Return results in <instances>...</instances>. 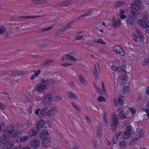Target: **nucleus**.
I'll use <instances>...</instances> for the list:
<instances>
[{
    "label": "nucleus",
    "mask_w": 149,
    "mask_h": 149,
    "mask_svg": "<svg viewBox=\"0 0 149 149\" xmlns=\"http://www.w3.org/2000/svg\"><path fill=\"white\" fill-rule=\"evenodd\" d=\"M141 3L140 0H137L134 3L131 4L132 8V15L126 18V20L128 24H133L136 19V15L139 13V10L141 8Z\"/></svg>",
    "instance_id": "obj_1"
},
{
    "label": "nucleus",
    "mask_w": 149,
    "mask_h": 149,
    "mask_svg": "<svg viewBox=\"0 0 149 149\" xmlns=\"http://www.w3.org/2000/svg\"><path fill=\"white\" fill-rule=\"evenodd\" d=\"M52 82H54V80L52 78L40 80L36 85L35 89L39 92L43 93L44 91L47 88L48 85L51 84Z\"/></svg>",
    "instance_id": "obj_2"
},
{
    "label": "nucleus",
    "mask_w": 149,
    "mask_h": 149,
    "mask_svg": "<svg viewBox=\"0 0 149 149\" xmlns=\"http://www.w3.org/2000/svg\"><path fill=\"white\" fill-rule=\"evenodd\" d=\"M3 132L8 136L15 138L17 137L20 134L21 132L19 130H14L13 126L11 125L5 130Z\"/></svg>",
    "instance_id": "obj_3"
},
{
    "label": "nucleus",
    "mask_w": 149,
    "mask_h": 149,
    "mask_svg": "<svg viewBox=\"0 0 149 149\" xmlns=\"http://www.w3.org/2000/svg\"><path fill=\"white\" fill-rule=\"evenodd\" d=\"M9 138L4 135L0 138V146H2L3 149H10L13 146L9 143Z\"/></svg>",
    "instance_id": "obj_4"
},
{
    "label": "nucleus",
    "mask_w": 149,
    "mask_h": 149,
    "mask_svg": "<svg viewBox=\"0 0 149 149\" xmlns=\"http://www.w3.org/2000/svg\"><path fill=\"white\" fill-rule=\"evenodd\" d=\"M57 111L55 107L50 108L45 107L42 109V113H46L49 117H52L55 116Z\"/></svg>",
    "instance_id": "obj_5"
},
{
    "label": "nucleus",
    "mask_w": 149,
    "mask_h": 149,
    "mask_svg": "<svg viewBox=\"0 0 149 149\" xmlns=\"http://www.w3.org/2000/svg\"><path fill=\"white\" fill-rule=\"evenodd\" d=\"M112 120L111 123V129L112 132H116L119 124L118 119L117 115L113 113L112 115Z\"/></svg>",
    "instance_id": "obj_6"
},
{
    "label": "nucleus",
    "mask_w": 149,
    "mask_h": 149,
    "mask_svg": "<svg viewBox=\"0 0 149 149\" xmlns=\"http://www.w3.org/2000/svg\"><path fill=\"white\" fill-rule=\"evenodd\" d=\"M149 16L148 14L146 13L143 16L142 18L138 20V22L140 26L144 28H149V26L148 25L149 24Z\"/></svg>",
    "instance_id": "obj_7"
},
{
    "label": "nucleus",
    "mask_w": 149,
    "mask_h": 149,
    "mask_svg": "<svg viewBox=\"0 0 149 149\" xmlns=\"http://www.w3.org/2000/svg\"><path fill=\"white\" fill-rule=\"evenodd\" d=\"M76 53L74 51L71 52L70 53H68L64 55L62 58L61 60H66L68 59L74 61H78V60L75 58L73 56H71V55H73Z\"/></svg>",
    "instance_id": "obj_8"
},
{
    "label": "nucleus",
    "mask_w": 149,
    "mask_h": 149,
    "mask_svg": "<svg viewBox=\"0 0 149 149\" xmlns=\"http://www.w3.org/2000/svg\"><path fill=\"white\" fill-rule=\"evenodd\" d=\"M52 98V96L51 94H47L44 97L42 100V102L44 105L49 104V102L51 101Z\"/></svg>",
    "instance_id": "obj_9"
},
{
    "label": "nucleus",
    "mask_w": 149,
    "mask_h": 149,
    "mask_svg": "<svg viewBox=\"0 0 149 149\" xmlns=\"http://www.w3.org/2000/svg\"><path fill=\"white\" fill-rule=\"evenodd\" d=\"M121 19L118 18L113 19L112 25L115 29L116 27L118 28L121 24Z\"/></svg>",
    "instance_id": "obj_10"
},
{
    "label": "nucleus",
    "mask_w": 149,
    "mask_h": 149,
    "mask_svg": "<svg viewBox=\"0 0 149 149\" xmlns=\"http://www.w3.org/2000/svg\"><path fill=\"white\" fill-rule=\"evenodd\" d=\"M125 68V66H111V68L113 71L120 73Z\"/></svg>",
    "instance_id": "obj_11"
},
{
    "label": "nucleus",
    "mask_w": 149,
    "mask_h": 149,
    "mask_svg": "<svg viewBox=\"0 0 149 149\" xmlns=\"http://www.w3.org/2000/svg\"><path fill=\"white\" fill-rule=\"evenodd\" d=\"M40 142L37 139L33 140L30 143L31 148L33 149L37 148L40 145Z\"/></svg>",
    "instance_id": "obj_12"
},
{
    "label": "nucleus",
    "mask_w": 149,
    "mask_h": 149,
    "mask_svg": "<svg viewBox=\"0 0 149 149\" xmlns=\"http://www.w3.org/2000/svg\"><path fill=\"white\" fill-rule=\"evenodd\" d=\"M100 70L99 66H95L94 69V73L95 79L96 81H98L99 79L98 74L100 73Z\"/></svg>",
    "instance_id": "obj_13"
},
{
    "label": "nucleus",
    "mask_w": 149,
    "mask_h": 149,
    "mask_svg": "<svg viewBox=\"0 0 149 149\" xmlns=\"http://www.w3.org/2000/svg\"><path fill=\"white\" fill-rule=\"evenodd\" d=\"M39 130V128L37 127L33 128L29 132V134L31 137H32L36 135Z\"/></svg>",
    "instance_id": "obj_14"
},
{
    "label": "nucleus",
    "mask_w": 149,
    "mask_h": 149,
    "mask_svg": "<svg viewBox=\"0 0 149 149\" xmlns=\"http://www.w3.org/2000/svg\"><path fill=\"white\" fill-rule=\"evenodd\" d=\"M48 134L49 133L47 130H43L40 133L39 138L41 139L46 138V137L48 136Z\"/></svg>",
    "instance_id": "obj_15"
},
{
    "label": "nucleus",
    "mask_w": 149,
    "mask_h": 149,
    "mask_svg": "<svg viewBox=\"0 0 149 149\" xmlns=\"http://www.w3.org/2000/svg\"><path fill=\"white\" fill-rule=\"evenodd\" d=\"M73 21H71L68 23L66 25L62 27V28L61 29V31L63 32L66 30L67 29H70V28L71 26L73 24Z\"/></svg>",
    "instance_id": "obj_16"
},
{
    "label": "nucleus",
    "mask_w": 149,
    "mask_h": 149,
    "mask_svg": "<svg viewBox=\"0 0 149 149\" xmlns=\"http://www.w3.org/2000/svg\"><path fill=\"white\" fill-rule=\"evenodd\" d=\"M43 139L41 143L43 147L46 146L50 142V140L49 138H45Z\"/></svg>",
    "instance_id": "obj_17"
},
{
    "label": "nucleus",
    "mask_w": 149,
    "mask_h": 149,
    "mask_svg": "<svg viewBox=\"0 0 149 149\" xmlns=\"http://www.w3.org/2000/svg\"><path fill=\"white\" fill-rule=\"evenodd\" d=\"M138 134L136 136L137 138H140L143 135L144 130L142 129L139 128L137 129Z\"/></svg>",
    "instance_id": "obj_18"
},
{
    "label": "nucleus",
    "mask_w": 149,
    "mask_h": 149,
    "mask_svg": "<svg viewBox=\"0 0 149 149\" xmlns=\"http://www.w3.org/2000/svg\"><path fill=\"white\" fill-rule=\"evenodd\" d=\"M131 134L125 131L122 135V139L124 140H127L130 138Z\"/></svg>",
    "instance_id": "obj_19"
},
{
    "label": "nucleus",
    "mask_w": 149,
    "mask_h": 149,
    "mask_svg": "<svg viewBox=\"0 0 149 149\" xmlns=\"http://www.w3.org/2000/svg\"><path fill=\"white\" fill-rule=\"evenodd\" d=\"M121 72L123 73L122 76H120V77L121 80L124 81L127 77L126 71L125 70V69H124Z\"/></svg>",
    "instance_id": "obj_20"
},
{
    "label": "nucleus",
    "mask_w": 149,
    "mask_h": 149,
    "mask_svg": "<svg viewBox=\"0 0 149 149\" xmlns=\"http://www.w3.org/2000/svg\"><path fill=\"white\" fill-rule=\"evenodd\" d=\"M45 121L42 120H40L39 122L36 125V127L39 128V129L40 128H42L45 125Z\"/></svg>",
    "instance_id": "obj_21"
},
{
    "label": "nucleus",
    "mask_w": 149,
    "mask_h": 149,
    "mask_svg": "<svg viewBox=\"0 0 149 149\" xmlns=\"http://www.w3.org/2000/svg\"><path fill=\"white\" fill-rule=\"evenodd\" d=\"M68 93V96L70 98L74 100H76L77 99V97L72 91H71L69 92Z\"/></svg>",
    "instance_id": "obj_22"
},
{
    "label": "nucleus",
    "mask_w": 149,
    "mask_h": 149,
    "mask_svg": "<svg viewBox=\"0 0 149 149\" xmlns=\"http://www.w3.org/2000/svg\"><path fill=\"white\" fill-rule=\"evenodd\" d=\"M22 75L21 72H13L10 74V76L12 77H14L17 76H20Z\"/></svg>",
    "instance_id": "obj_23"
},
{
    "label": "nucleus",
    "mask_w": 149,
    "mask_h": 149,
    "mask_svg": "<svg viewBox=\"0 0 149 149\" xmlns=\"http://www.w3.org/2000/svg\"><path fill=\"white\" fill-rule=\"evenodd\" d=\"M79 79L82 84L85 86L87 84V82L83 77L81 76H80L79 77Z\"/></svg>",
    "instance_id": "obj_24"
},
{
    "label": "nucleus",
    "mask_w": 149,
    "mask_h": 149,
    "mask_svg": "<svg viewBox=\"0 0 149 149\" xmlns=\"http://www.w3.org/2000/svg\"><path fill=\"white\" fill-rule=\"evenodd\" d=\"M70 3L69 1H65L62 2L59 4L61 6H66L70 5Z\"/></svg>",
    "instance_id": "obj_25"
},
{
    "label": "nucleus",
    "mask_w": 149,
    "mask_h": 149,
    "mask_svg": "<svg viewBox=\"0 0 149 149\" xmlns=\"http://www.w3.org/2000/svg\"><path fill=\"white\" fill-rule=\"evenodd\" d=\"M121 48V46L119 45H116L113 47V51L116 52L117 54L118 53L119 50Z\"/></svg>",
    "instance_id": "obj_26"
},
{
    "label": "nucleus",
    "mask_w": 149,
    "mask_h": 149,
    "mask_svg": "<svg viewBox=\"0 0 149 149\" xmlns=\"http://www.w3.org/2000/svg\"><path fill=\"white\" fill-rule=\"evenodd\" d=\"M118 13L119 14V15L120 16V17L121 18L123 19L125 17V16L124 15V11L123 9H120L118 11Z\"/></svg>",
    "instance_id": "obj_27"
},
{
    "label": "nucleus",
    "mask_w": 149,
    "mask_h": 149,
    "mask_svg": "<svg viewBox=\"0 0 149 149\" xmlns=\"http://www.w3.org/2000/svg\"><path fill=\"white\" fill-rule=\"evenodd\" d=\"M42 111H42L40 110V108H38L35 112V113L36 115H38L39 113L40 115L38 116L40 117H42V116L44 114V113H42L41 112Z\"/></svg>",
    "instance_id": "obj_28"
},
{
    "label": "nucleus",
    "mask_w": 149,
    "mask_h": 149,
    "mask_svg": "<svg viewBox=\"0 0 149 149\" xmlns=\"http://www.w3.org/2000/svg\"><path fill=\"white\" fill-rule=\"evenodd\" d=\"M123 98V96H121L118 97V101L120 106H121L122 105L123 102L122 98Z\"/></svg>",
    "instance_id": "obj_29"
},
{
    "label": "nucleus",
    "mask_w": 149,
    "mask_h": 149,
    "mask_svg": "<svg viewBox=\"0 0 149 149\" xmlns=\"http://www.w3.org/2000/svg\"><path fill=\"white\" fill-rule=\"evenodd\" d=\"M132 127L130 125H128L127 128L125 129V131L132 134Z\"/></svg>",
    "instance_id": "obj_30"
},
{
    "label": "nucleus",
    "mask_w": 149,
    "mask_h": 149,
    "mask_svg": "<svg viewBox=\"0 0 149 149\" xmlns=\"http://www.w3.org/2000/svg\"><path fill=\"white\" fill-rule=\"evenodd\" d=\"M129 91V87L127 86H125L123 89V91L124 94L128 93Z\"/></svg>",
    "instance_id": "obj_31"
},
{
    "label": "nucleus",
    "mask_w": 149,
    "mask_h": 149,
    "mask_svg": "<svg viewBox=\"0 0 149 149\" xmlns=\"http://www.w3.org/2000/svg\"><path fill=\"white\" fill-rule=\"evenodd\" d=\"M39 4L45 5H48L50 4L45 0H40Z\"/></svg>",
    "instance_id": "obj_32"
},
{
    "label": "nucleus",
    "mask_w": 149,
    "mask_h": 149,
    "mask_svg": "<svg viewBox=\"0 0 149 149\" xmlns=\"http://www.w3.org/2000/svg\"><path fill=\"white\" fill-rule=\"evenodd\" d=\"M136 34L138 35V37H139V39H142L143 37L142 36V33L140 32L138 30H136Z\"/></svg>",
    "instance_id": "obj_33"
},
{
    "label": "nucleus",
    "mask_w": 149,
    "mask_h": 149,
    "mask_svg": "<svg viewBox=\"0 0 149 149\" xmlns=\"http://www.w3.org/2000/svg\"><path fill=\"white\" fill-rule=\"evenodd\" d=\"M124 3V2L123 1H119L115 4V6L116 7L121 6Z\"/></svg>",
    "instance_id": "obj_34"
},
{
    "label": "nucleus",
    "mask_w": 149,
    "mask_h": 149,
    "mask_svg": "<svg viewBox=\"0 0 149 149\" xmlns=\"http://www.w3.org/2000/svg\"><path fill=\"white\" fill-rule=\"evenodd\" d=\"M29 138V137L28 136H24L21 138L20 141L22 142H24L27 141Z\"/></svg>",
    "instance_id": "obj_35"
},
{
    "label": "nucleus",
    "mask_w": 149,
    "mask_h": 149,
    "mask_svg": "<svg viewBox=\"0 0 149 149\" xmlns=\"http://www.w3.org/2000/svg\"><path fill=\"white\" fill-rule=\"evenodd\" d=\"M53 60H46L44 63L43 64V65H49L50 64V63L51 62H53Z\"/></svg>",
    "instance_id": "obj_36"
},
{
    "label": "nucleus",
    "mask_w": 149,
    "mask_h": 149,
    "mask_svg": "<svg viewBox=\"0 0 149 149\" xmlns=\"http://www.w3.org/2000/svg\"><path fill=\"white\" fill-rule=\"evenodd\" d=\"M97 100L99 102H101L105 101V98L102 96H100L98 97Z\"/></svg>",
    "instance_id": "obj_37"
},
{
    "label": "nucleus",
    "mask_w": 149,
    "mask_h": 149,
    "mask_svg": "<svg viewBox=\"0 0 149 149\" xmlns=\"http://www.w3.org/2000/svg\"><path fill=\"white\" fill-rule=\"evenodd\" d=\"M119 118H120L121 120L125 119L126 118V116L123 113L119 114L118 115Z\"/></svg>",
    "instance_id": "obj_38"
},
{
    "label": "nucleus",
    "mask_w": 149,
    "mask_h": 149,
    "mask_svg": "<svg viewBox=\"0 0 149 149\" xmlns=\"http://www.w3.org/2000/svg\"><path fill=\"white\" fill-rule=\"evenodd\" d=\"M6 30V29L3 26H0V35L3 33Z\"/></svg>",
    "instance_id": "obj_39"
},
{
    "label": "nucleus",
    "mask_w": 149,
    "mask_h": 149,
    "mask_svg": "<svg viewBox=\"0 0 149 149\" xmlns=\"http://www.w3.org/2000/svg\"><path fill=\"white\" fill-rule=\"evenodd\" d=\"M118 54H120L122 56H123L125 55V53L123 51L122 47L121 48H120V50H119Z\"/></svg>",
    "instance_id": "obj_40"
},
{
    "label": "nucleus",
    "mask_w": 149,
    "mask_h": 149,
    "mask_svg": "<svg viewBox=\"0 0 149 149\" xmlns=\"http://www.w3.org/2000/svg\"><path fill=\"white\" fill-rule=\"evenodd\" d=\"M94 42L96 43L101 44L103 45L105 44V42H104L102 39H99L97 41H94Z\"/></svg>",
    "instance_id": "obj_41"
},
{
    "label": "nucleus",
    "mask_w": 149,
    "mask_h": 149,
    "mask_svg": "<svg viewBox=\"0 0 149 149\" xmlns=\"http://www.w3.org/2000/svg\"><path fill=\"white\" fill-rule=\"evenodd\" d=\"M92 145L95 147H96L98 145V143L97 140H93L92 141Z\"/></svg>",
    "instance_id": "obj_42"
},
{
    "label": "nucleus",
    "mask_w": 149,
    "mask_h": 149,
    "mask_svg": "<svg viewBox=\"0 0 149 149\" xmlns=\"http://www.w3.org/2000/svg\"><path fill=\"white\" fill-rule=\"evenodd\" d=\"M97 136L98 137L99 136V135H100L101 133L100 131H101V127H97Z\"/></svg>",
    "instance_id": "obj_43"
},
{
    "label": "nucleus",
    "mask_w": 149,
    "mask_h": 149,
    "mask_svg": "<svg viewBox=\"0 0 149 149\" xmlns=\"http://www.w3.org/2000/svg\"><path fill=\"white\" fill-rule=\"evenodd\" d=\"M130 111L133 115L135 114L136 112V111L135 109L133 108H130L129 109Z\"/></svg>",
    "instance_id": "obj_44"
},
{
    "label": "nucleus",
    "mask_w": 149,
    "mask_h": 149,
    "mask_svg": "<svg viewBox=\"0 0 149 149\" xmlns=\"http://www.w3.org/2000/svg\"><path fill=\"white\" fill-rule=\"evenodd\" d=\"M132 37L133 39L136 42L138 41V39L136 36H135L134 33H133L132 34Z\"/></svg>",
    "instance_id": "obj_45"
},
{
    "label": "nucleus",
    "mask_w": 149,
    "mask_h": 149,
    "mask_svg": "<svg viewBox=\"0 0 149 149\" xmlns=\"http://www.w3.org/2000/svg\"><path fill=\"white\" fill-rule=\"evenodd\" d=\"M31 1L34 4H39L40 0H31Z\"/></svg>",
    "instance_id": "obj_46"
},
{
    "label": "nucleus",
    "mask_w": 149,
    "mask_h": 149,
    "mask_svg": "<svg viewBox=\"0 0 149 149\" xmlns=\"http://www.w3.org/2000/svg\"><path fill=\"white\" fill-rule=\"evenodd\" d=\"M123 109L122 107H120L118 109V112L120 114H122L123 112Z\"/></svg>",
    "instance_id": "obj_47"
},
{
    "label": "nucleus",
    "mask_w": 149,
    "mask_h": 149,
    "mask_svg": "<svg viewBox=\"0 0 149 149\" xmlns=\"http://www.w3.org/2000/svg\"><path fill=\"white\" fill-rule=\"evenodd\" d=\"M19 18L21 19H28V18H33L32 16H21L19 17Z\"/></svg>",
    "instance_id": "obj_48"
},
{
    "label": "nucleus",
    "mask_w": 149,
    "mask_h": 149,
    "mask_svg": "<svg viewBox=\"0 0 149 149\" xmlns=\"http://www.w3.org/2000/svg\"><path fill=\"white\" fill-rule=\"evenodd\" d=\"M41 71L40 70H38L37 71H34L36 77H37L39 74L41 72Z\"/></svg>",
    "instance_id": "obj_49"
},
{
    "label": "nucleus",
    "mask_w": 149,
    "mask_h": 149,
    "mask_svg": "<svg viewBox=\"0 0 149 149\" xmlns=\"http://www.w3.org/2000/svg\"><path fill=\"white\" fill-rule=\"evenodd\" d=\"M103 117L104 119H107V115L106 113V112L104 111H103V113L102 114Z\"/></svg>",
    "instance_id": "obj_50"
},
{
    "label": "nucleus",
    "mask_w": 149,
    "mask_h": 149,
    "mask_svg": "<svg viewBox=\"0 0 149 149\" xmlns=\"http://www.w3.org/2000/svg\"><path fill=\"white\" fill-rule=\"evenodd\" d=\"M104 126H105L106 127H108L109 124L107 121V119H104Z\"/></svg>",
    "instance_id": "obj_51"
},
{
    "label": "nucleus",
    "mask_w": 149,
    "mask_h": 149,
    "mask_svg": "<svg viewBox=\"0 0 149 149\" xmlns=\"http://www.w3.org/2000/svg\"><path fill=\"white\" fill-rule=\"evenodd\" d=\"M5 108V106L2 103L0 102V109L3 110Z\"/></svg>",
    "instance_id": "obj_52"
},
{
    "label": "nucleus",
    "mask_w": 149,
    "mask_h": 149,
    "mask_svg": "<svg viewBox=\"0 0 149 149\" xmlns=\"http://www.w3.org/2000/svg\"><path fill=\"white\" fill-rule=\"evenodd\" d=\"M91 14V12H87L84 14L83 15H84V17H86L88 16H89Z\"/></svg>",
    "instance_id": "obj_53"
},
{
    "label": "nucleus",
    "mask_w": 149,
    "mask_h": 149,
    "mask_svg": "<svg viewBox=\"0 0 149 149\" xmlns=\"http://www.w3.org/2000/svg\"><path fill=\"white\" fill-rule=\"evenodd\" d=\"M51 29H52L51 27H50L48 28L44 29H42L41 31V32H45L46 31H47L48 30H49Z\"/></svg>",
    "instance_id": "obj_54"
},
{
    "label": "nucleus",
    "mask_w": 149,
    "mask_h": 149,
    "mask_svg": "<svg viewBox=\"0 0 149 149\" xmlns=\"http://www.w3.org/2000/svg\"><path fill=\"white\" fill-rule=\"evenodd\" d=\"M125 141H122L119 143V145L120 146H125Z\"/></svg>",
    "instance_id": "obj_55"
},
{
    "label": "nucleus",
    "mask_w": 149,
    "mask_h": 149,
    "mask_svg": "<svg viewBox=\"0 0 149 149\" xmlns=\"http://www.w3.org/2000/svg\"><path fill=\"white\" fill-rule=\"evenodd\" d=\"M83 38V37L82 36L80 35H78L76 36V39L77 40H80L82 39Z\"/></svg>",
    "instance_id": "obj_56"
},
{
    "label": "nucleus",
    "mask_w": 149,
    "mask_h": 149,
    "mask_svg": "<svg viewBox=\"0 0 149 149\" xmlns=\"http://www.w3.org/2000/svg\"><path fill=\"white\" fill-rule=\"evenodd\" d=\"M4 124L3 123H0V132L1 131L2 128L3 127Z\"/></svg>",
    "instance_id": "obj_57"
},
{
    "label": "nucleus",
    "mask_w": 149,
    "mask_h": 149,
    "mask_svg": "<svg viewBox=\"0 0 149 149\" xmlns=\"http://www.w3.org/2000/svg\"><path fill=\"white\" fill-rule=\"evenodd\" d=\"M102 90L104 92H105L106 91V90L105 88V87L104 86V83L103 82H102Z\"/></svg>",
    "instance_id": "obj_58"
},
{
    "label": "nucleus",
    "mask_w": 149,
    "mask_h": 149,
    "mask_svg": "<svg viewBox=\"0 0 149 149\" xmlns=\"http://www.w3.org/2000/svg\"><path fill=\"white\" fill-rule=\"evenodd\" d=\"M113 102L114 105H116V106L117 107V99L116 98H114L113 99Z\"/></svg>",
    "instance_id": "obj_59"
},
{
    "label": "nucleus",
    "mask_w": 149,
    "mask_h": 149,
    "mask_svg": "<svg viewBox=\"0 0 149 149\" xmlns=\"http://www.w3.org/2000/svg\"><path fill=\"white\" fill-rule=\"evenodd\" d=\"M86 120L88 122V123L90 124L91 121V119L87 116H86Z\"/></svg>",
    "instance_id": "obj_60"
},
{
    "label": "nucleus",
    "mask_w": 149,
    "mask_h": 149,
    "mask_svg": "<svg viewBox=\"0 0 149 149\" xmlns=\"http://www.w3.org/2000/svg\"><path fill=\"white\" fill-rule=\"evenodd\" d=\"M145 111L147 113V115L148 117L149 118V109H146Z\"/></svg>",
    "instance_id": "obj_61"
},
{
    "label": "nucleus",
    "mask_w": 149,
    "mask_h": 149,
    "mask_svg": "<svg viewBox=\"0 0 149 149\" xmlns=\"http://www.w3.org/2000/svg\"><path fill=\"white\" fill-rule=\"evenodd\" d=\"M74 108H75V109L78 111H80L81 110L80 108L77 105H76L75 107H74Z\"/></svg>",
    "instance_id": "obj_62"
},
{
    "label": "nucleus",
    "mask_w": 149,
    "mask_h": 149,
    "mask_svg": "<svg viewBox=\"0 0 149 149\" xmlns=\"http://www.w3.org/2000/svg\"><path fill=\"white\" fill-rule=\"evenodd\" d=\"M146 93L147 95H149V86H148L147 88L146 89Z\"/></svg>",
    "instance_id": "obj_63"
},
{
    "label": "nucleus",
    "mask_w": 149,
    "mask_h": 149,
    "mask_svg": "<svg viewBox=\"0 0 149 149\" xmlns=\"http://www.w3.org/2000/svg\"><path fill=\"white\" fill-rule=\"evenodd\" d=\"M128 127L126 123H124L123 125V127L125 129H126Z\"/></svg>",
    "instance_id": "obj_64"
}]
</instances>
